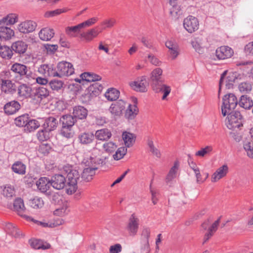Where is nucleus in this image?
<instances>
[{
    "mask_svg": "<svg viewBox=\"0 0 253 253\" xmlns=\"http://www.w3.org/2000/svg\"><path fill=\"white\" fill-rule=\"evenodd\" d=\"M10 69V71L16 75V80L26 78L30 81L31 79H34L32 72L28 69V67L24 64L15 63L11 66Z\"/></svg>",
    "mask_w": 253,
    "mask_h": 253,
    "instance_id": "f257e3e1",
    "label": "nucleus"
},
{
    "mask_svg": "<svg viewBox=\"0 0 253 253\" xmlns=\"http://www.w3.org/2000/svg\"><path fill=\"white\" fill-rule=\"evenodd\" d=\"M68 182L66 187V192L71 195L75 192L78 188L77 183L80 179V174L78 170L74 169L67 170Z\"/></svg>",
    "mask_w": 253,
    "mask_h": 253,
    "instance_id": "f03ea898",
    "label": "nucleus"
},
{
    "mask_svg": "<svg viewBox=\"0 0 253 253\" xmlns=\"http://www.w3.org/2000/svg\"><path fill=\"white\" fill-rule=\"evenodd\" d=\"M226 120V125L230 129H235L242 126V116L240 112H230Z\"/></svg>",
    "mask_w": 253,
    "mask_h": 253,
    "instance_id": "7ed1b4c3",
    "label": "nucleus"
},
{
    "mask_svg": "<svg viewBox=\"0 0 253 253\" xmlns=\"http://www.w3.org/2000/svg\"><path fill=\"white\" fill-rule=\"evenodd\" d=\"M237 103V98L234 94L230 93L225 95L223 98V104L221 107L222 115L225 116L232 110L234 109Z\"/></svg>",
    "mask_w": 253,
    "mask_h": 253,
    "instance_id": "20e7f679",
    "label": "nucleus"
},
{
    "mask_svg": "<svg viewBox=\"0 0 253 253\" xmlns=\"http://www.w3.org/2000/svg\"><path fill=\"white\" fill-rule=\"evenodd\" d=\"M74 73V68L73 65L66 61H62L58 63L57 70L56 69V75L57 77L62 78L65 76H69Z\"/></svg>",
    "mask_w": 253,
    "mask_h": 253,
    "instance_id": "39448f33",
    "label": "nucleus"
},
{
    "mask_svg": "<svg viewBox=\"0 0 253 253\" xmlns=\"http://www.w3.org/2000/svg\"><path fill=\"white\" fill-rule=\"evenodd\" d=\"M183 26L189 33H192L197 30L199 28V21L194 16L190 15L183 20Z\"/></svg>",
    "mask_w": 253,
    "mask_h": 253,
    "instance_id": "423d86ee",
    "label": "nucleus"
},
{
    "mask_svg": "<svg viewBox=\"0 0 253 253\" xmlns=\"http://www.w3.org/2000/svg\"><path fill=\"white\" fill-rule=\"evenodd\" d=\"M129 85L136 91L145 92L147 91V84L145 76L140 77L135 81L129 83Z\"/></svg>",
    "mask_w": 253,
    "mask_h": 253,
    "instance_id": "0eeeda50",
    "label": "nucleus"
},
{
    "mask_svg": "<svg viewBox=\"0 0 253 253\" xmlns=\"http://www.w3.org/2000/svg\"><path fill=\"white\" fill-rule=\"evenodd\" d=\"M139 219L134 214H132L129 218L126 229L130 236H134L137 234L139 228Z\"/></svg>",
    "mask_w": 253,
    "mask_h": 253,
    "instance_id": "6e6552de",
    "label": "nucleus"
},
{
    "mask_svg": "<svg viewBox=\"0 0 253 253\" xmlns=\"http://www.w3.org/2000/svg\"><path fill=\"white\" fill-rule=\"evenodd\" d=\"M36 27L37 24L35 22L26 20L19 24L17 26V29L21 33L28 34L34 31Z\"/></svg>",
    "mask_w": 253,
    "mask_h": 253,
    "instance_id": "1a4fd4ad",
    "label": "nucleus"
},
{
    "mask_svg": "<svg viewBox=\"0 0 253 253\" xmlns=\"http://www.w3.org/2000/svg\"><path fill=\"white\" fill-rule=\"evenodd\" d=\"M100 32L101 31H98V27H95L81 33L80 35V38L86 42H90L97 37Z\"/></svg>",
    "mask_w": 253,
    "mask_h": 253,
    "instance_id": "9d476101",
    "label": "nucleus"
},
{
    "mask_svg": "<svg viewBox=\"0 0 253 253\" xmlns=\"http://www.w3.org/2000/svg\"><path fill=\"white\" fill-rule=\"evenodd\" d=\"M233 53V49L228 46H221L217 48L215 51L216 56L219 60L230 58Z\"/></svg>",
    "mask_w": 253,
    "mask_h": 253,
    "instance_id": "9b49d317",
    "label": "nucleus"
},
{
    "mask_svg": "<svg viewBox=\"0 0 253 253\" xmlns=\"http://www.w3.org/2000/svg\"><path fill=\"white\" fill-rule=\"evenodd\" d=\"M37 72L44 77H56V69L51 65H41L38 67Z\"/></svg>",
    "mask_w": 253,
    "mask_h": 253,
    "instance_id": "f8f14e48",
    "label": "nucleus"
},
{
    "mask_svg": "<svg viewBox=\"0 0 253 253\" xmlns=\"http://www.w3.org/2000/svg\"><path fill=\"white\" fill-rule=\"evenodd\" d=\"M229 171V168L227 165H223L219 167L212 174L211 181L216 182L220 179L225 177Z\"/></svg>",
    "mask_w": 253,
    "mask_h": 253,
    "instance_id": "ddd939ff",
    "label": "nucleus"
},
{
    "mask_svg": "<svg viewBox=\"0 0 253 253\" xmlns=\"http://www.w3.org/2000/svg\"><path fill=\"white\" fill-rule=\"evenodd\" d=\"M50 185L57 190L62 189L66 185V178L62 174H55L50 180Z\"/></svg>",
    "mask_w": 253,
    "mask_h": 253,
    "instance_id": "4468645a",
    "label": "nucleus"
},
{
    "mask_svg": "<svg viewBox=\"0 0 253 253\" xmlns=\"http://www.w3.org/2000/svg\"><path fill=\"white\" fill-rule=\"evenodd\" d=\"M13 209L16 211L19 215L25 218L27 220L31 219V217L26 215L24 213L26 211L23 200L20 198H16L13 203Z\"/></svg>",
    "mask_w": 253,
    "mask_h": 253,
    "instance_id": "2eb2a0df",
    "label": "nucleus"
},
{
    "mask_svg": "<svg viewBox=\"0 0 253 253\" xmlns=\"http://www.w3.org/2000/svg\"><path fill=\"white\" fill-rule=\"evenodd\" d=\"M126 106V103L124 101L119 100L111 104L109 108V111L113 115L120 116L125 110Z\"/></svg>",
    "mask_w": 253,
    "mask_h": 253,
    "instance_id": "dca6fc26",
    "label": "nucleus"
},
{
    "mask_svg": "<svg viewBox=\"0 0 253 253\" xmlns=\"http://www.w3.org/2000/svg\"><path fill=\"white\" fill-rule=\"evenodd\" d=\"M152 87L153 90L156 93H163V95L162 97V100L166 99L171 91L170 87L163 84V82L157 84L152 86Z\"/></svg>",
    "mask_w": 253,
    "mask_h": 253,
    "instance_id": "f3484780",
    "label": "nucleus"
},
{
    "mask_svg": "<svg viewBox=\"0 0 253 253\" xmlns=\"http://www.w3.org/2000/svg\"><path fill=\"white\" fill-rule=\"evenodd\" d=\"M21 108L20 103L17 101H11L7 103L4 106V111L5 114L10 115L16 113Z\"/></svg>",
    "mask_w": 253,
    "mask_h": 253,
    "instance_id": "a211bd4d",
    "label": "nucleus"
},
{
    "mask_svg": "<svg viewBox=\"0 0 253 253\" xmlns=\"http://www.w3.org/2000/svg\"><path fill=\"white\" fill-rule=\"evenodd\" d=\"M12 79H7L4 81L3 84H1V89L2 92L7 94H13L17 90L16 84L12 83L11 80Z\"/></svg>",
    "mask_w": 253,
    "mask_h": 253,
    "instance_id": "6ab92c4d",
    "label": "nucleus"
},
{
    "mask_svg": "<svg viewBox=\"0 0 253 253\" xmlns=\"http://www.w3.org/2000/svg\"><path fill=\"white\" fill-rule=\"evenodd\" d=\"M97 168L95 165L90 166L88 163V167L85 168L82 174V178L85 181H89L92 179L93 176L95 174V170Z\"/></svg>",
    "mask_w": 253,
    "mask_h": 253,
    "instance_id": "aec40b11",
    "label": "nucleus"
},
{
    "mask_svg": "<svg viewBox=\"0 0 253 253\" xmlns=\"http://www.w3.org/2000/svg\"><path fill=\"white\" fill-rule=\"evenodd\" d=\"M55 33L53 29L48 27L42 28L39 33L40 39L43 41H50L54 36Z\"/></svg>",
    "mask_w": 253,
    "mask_h": 253,
    "instance_id": "412c9836",
    "label": "nucleus"
},
{
    "mask_svg": "<svg viewBox=\"0 0 253 253\" xmlns=\"http://www.w3.org/2000/svg\"><path fill=\"white\" fill-rule=\"evenodd\" d=\"M162 70L159 68H156L152 72L150 77L152 86L163 82L162 79Z\"/></svg>",
    "mask_w": 253,
    "mask_h": 253,
    "instance_id": "4be33fe9",
    "label": "nucleus"
},
{
    "mask_svg": "<svg viewBox=\"0 0 253 253\" xmlns=\"http://www.w3.org/2000/svg\"><path fill=\"white\" fill-rule=\"evenodd\" d=\"M87 115V110L83 106H76L73 108V116L77 119H85Z\"/></svg>",
    "mask_w": 253,
    "mask_h": 253,
    "instance_id": "5701e85b",
    "label": "nucleus"
},
{
    "mask_svg": "<svg viewBox=\"0 0 253 253\" xmlns=\"http://www.w3.org/2000/svg\"><path fill=\"white\" fill-rule=\"evenodd\" d=\"M29 243L32 248L36 250H46L50 248L49 244L43 242L41 240L32 239L29 240Z\"/></svg>",
    "mask_w": 253,
    "mask_h": 253,
    "instance_id": "b1692460",
    "label": "nucleus"
},
{
    "mask_svg": "<svg viewBox=\"0 0 253 253\" xmlns=\"http://www.w3.org/2000/svg\"><path fill=\"white\" fill-rule=\"evenodd\" d=\"M27 44L22 41H18L13 42L11 45L12 51L21 54L24 53L27 49Z\"/></svg>",
    "mask_w": 253,
    "mask_h": 253,
    "instance_id": "393cba45",
    "label": "nucleus"
},
{
    "mask_svg": "<svg viewBox=\"0 0 253 253\" xmlns=\"http://www.w3.org/2000/svg\"><path fill=\"white\" fill-rule=\"evenodd\" d=\"M58 121L54 117H49L44 120L42 125L43 128L49 131H51L57 127Z\"/></svg>",
    "mask_w": 253,
    "mask_h": 253,
    "instance_id": "a878e982",
    "label": "nucleus"
},
{
    "mask_svg": "<svg viewBox=\"0 0 253 253\" xmlns=\"http://www.w3.org/2000/svg\"><path fill=\"white\" fill-rule=\"evenodd\" d=\"M18 21V15L16 13H9L0 19V25H14Z\"/></svg>",
    "mask_w": 253,
    "mask_h": 253,
    "instance_id": "bb28decb",
    "label": "nucleus"
},
{
    "mask_svg": "<svg viewBox=\"0 0 253 253\" xmlns=\"http://www.w3.org/2000/svg\"><path fill=\"white\" fill-rule=\"evenodd\" d=\"M226 72L227 71H224L221 76L219 84V91L220 90L221 87L224 84L225 85L226 87L227 88H230V87H232L233 84L232 83L235 81V77H231L230 76H228L227 78H225Z\"/></svg>",
    "mask_w": 253,
    "mask_h": 253,
    "instance_id": "cd10ccee",
    "label": "nucleus"
},
{
    "mask_svg": "<svg viewBox=\"0 0 253 253\" xmlns=\"http://www.w3.org/2000/svg\"><path fill=\"white\" fill-rule=\"evenodd\" d=\"M50 180L46 177H41L36 182L38 189L42 193L47 192L50 187Z\"/></svg>",
    "mask_w": 253,
    "mask_h": 253,
    "instance_id": "c85d7f7f",
    "label": "nucleus"
},
{
    "mask_svg": "<svg viewBox=\"0 0 253 253\" xmlns=\"http://www.w3.org/2000/svg\"><path fill=\"white\" fill-rule=\"evenodd\" d=\"M94 135L91 132H83L79 135V142L82 144H89L94 140Z\"/></svg>",
    "mask_w": 253,
    "mask_h": 253,
    "instance_id": "c756f323",
    "label": "nucleus"
},
{
    "mask_svg": "<svg viewBox=\"0 0 253 253\" xmlns=\"http://www.w3.org/2000/svg\"><path fill=\"white\" fill-rule=\"evenodd\" d=\"M166 46L169 49L171 58L175 59L178 55V46L177 43L173 41L169 40L166 42Z\"/></svg>",
    "mask_w": 253,
    "mask_h": 253,
    "instance_id": "7c9ffc66",
    "label": "nucleus"
},
{
    "mask_svg": "<svg viewBox=\"0 0 253 253\" xmlns=\"http://www.w3.org/2000/svg\"><path fill=\"white\" fill-rule=\"evenodd\" d=\"M179 167V163L178 161L174 162L173 166L170 168L166 178L167 183L171 182L176 177L177 171Z\"/></svg>",
    "mask_w": 253,
    "mask_h": 253,
    "instance_id": "2f4dec72",
    "label": "nucleus"
},
{
    "mask_svg": "<svg viewBox=\"0 0 253 253\" xmlns=\"http://www.w3.org/2000/svg\"><path fill=\"white\" fill-rule=\"evenodd\" d=\"M19 96L28 98L31 96L32 88L26 84L20 85L17 88Z\"/></svg>",
    "mask_w": 253,
    "mask_h": 253,
    "instance_id": "473e14b6",
    "label": "nucleus"
},
{
    "mask_svg": "<svg viewBox=\"0 0 253 253\" xmlns=\"http://www.w3.org/2000/svg\"><path fill=\"white\" fill-rule=\"evenodd\" d=\"M112 136L111 131L107 128H103L96 131L94 136L96 139L106 141L108 140Z\"/></svg>",
    "mask_w": 253,
    "mask_h": 253,
    "instance_id": "72a5a7b5",
    "label": "nucleus"
},
{
    "mask_svg": "<svg viewBox=\"0 0 253 253\" xmlns=\"http://www.w3.org/2000/svg\"><path fill=\"white\" fill-rule=\"evenodd\" d=\"M122 137L125 145L127 147H130L134 143L136 135L132 133L125 131L123 133Z\"/></svg>",
    "mask_w": 253,
    "mask_h": 253,
    "instance_id": "f704fd0d",
    "label": "nucleus"
},
{
    "mask_svg": "<svg viewBox=\"0 0 253 253\" xmlns=\"http://www.w3.org/2000/svg\"><path fill=\"white\" fill-rule=\"evenodd\" d=\"M13 53L11 47L7 45H0V57L5 60L11 59Z\"/></svg>",
    "mask_w": 253,
    "mask_h": 253,
    "instance_id": "c9c22d12",
    "label": "nucleus"
},
{
    "mask_svg": "<svg viewBox=\"0 0 253 253\" xmlns=\"http://www.w3.org/2000/svg\"><path fill=\"white\" fill-rule=\"evenodd\" d=\"M14 36V31L10 28L0 27V37L1 39L8 40Z\"/></svg>",
    "mask_w": 253,
    "mask_h": 253,
    "instance_id": "e433bc0d",
    "label": "nucleus"
},
{
    "mask_svg": "<svg viewBox=\"0 0 253 253\" xmlns=\"http://www.w3.org/2000/svg\"><path fill=\"white\" fill-rule=\"evenodd\" d=\"M26 166L21 161H16L12 165L11 169L15 173L24 175L26 173Z\"/></svg>",
    "mask_w": 253,
    "mask_h": 253,
    "instance_id": "4c0bfd02",
    "label": "nucleus"
},
{
    "mask_svg": "<svg viewBox=\"0 0 253 253\" xmlns=\"http://www.w3.org/2000/svg\"><path fill=\"white\" fill-rule=\"evenodd\" d=\"M34 94L35 98L41 101L49 95V90L43 86L38 87L35 89Z\"/></svg>",
    "mask_w": 253,
    "mask_h": 253,
    "instance_id": "58836bf2",
    "label": "nucleus"
},
{
    "mask_svg": "<svg viewBox=\"0 0 253 253\" xmlns=\"http://www.w3.org/2000/svg\"><path fill=\"white\" fill-rule=\"evenodd\" d=\"M76 120L73 116L71 115H66L62 116L60 119V122L62 126L72 127L74 125Z\"/></svg>",
    "mask_w": 253,
    "mask_h": 253,
    "instance_id": "ea45409f",
    "label": "nucleus"
},
{
    "mask_svg": "<svg viewBox=\"0 0 253 253\" xmlns=\"http://www.w3.org/2000/svg\"><path fill=\"white\" fill-rule=\"evenodd\" d=\"M239 104L245 109H249L253 107V101L250 97L247 95H244L241 96Z\"/></svg>",
    "mask_w": 253,
    "mask_h": 253,
    "instance_id": "a19ab883",
    "label": "nucleus"
},
{
    "mask_svg": "<svg viewBox=\"0 0 253 253\" xmlns=\"http://www.w3.org/2000/svg\"><path fill=\"white\" fill-rule=\"evenodd\" d=\"M220 223V218L217 219L213 222L208 229V232L205 234L204 240V242H207L213 234V233L217 230V227Z\"/></svg>",
    "mask_w": 253,
    "mask_h": 253,
    "instance_id": "79ce46f5",
    "label": "nucleus"
},
{
    "mask_svg": "<svg viewBox=\"0 0 253 253\" xmlns=\"http://www.w3.org/2000/svg\"><path fill=\"white\" fill-rule=\"evenodd\" d=\"M81 77L84 81L88 82H93L100 81L101 78L100 76L93 73L84 72L81 74Z\"/></svg>",
    "mask_w": 253,
    "mask_h": 253,
    "instance_id": "37998d69",
    "label": "nucleus"
},
{
    "mask_svg": "<svg viewBox=\"0 0 253 253\" xmlns=\"http://www.w3.org/2000/svg\"><path fill=\"white\" fill-rule=\"evenodd\" d=\"M83 29L81 23L74 26H69L66 28L65 33L70 37H75L78 33H79L80 30Z\"/></svg>",
    "mask_w": 253,
    "mask_h": 253,
    "instance_id": "c03bdc74",
    "label": "nucleus"
},
{
    "mask_svg": "<svg viewBox=\"0 0 253 253\" xmlns=\"http://www.w3.org/2000/svg\"><path fill=\"white\" fill-rule=\"evenodd\" d=\"M119 91L114 88L108 89L105 93L106 99L110 101L117 100L119 98Z\"/></svg>",
    "mask_w": 253,
    "mask_h": 253,
    "instance_id": "a18cd8bd",
    "label": "nucleus"
},
{
    "mask_svg": "<svg viewBox=\"0 0 253 253\" xmlns=\"http://www.w3.org/2000/svg\"><path fill=\"white\" fill-rule=\"evenodd\" d=\"M138 112V109L135 104H128L126 110L125 116L128 119H133Z\"/></svg>",
    "mask_w": 253,
    "mask_h": 253,
    "instance_id": "49530a36",
    "label": "nucleus"
},
{
    "mask_svg": "<svg viewBox=\"0 0 253 253\" xmlns=\"http://www.w3.org/2000/svg\"><path fill=\"white\" fill-rule=\"evenodd\" d=\"M243 148L247 155L251 159H253V140H247L244 142Z\"/></svg>",
    "mask_w": 253,
    "mask_h": 253,
    "instance_id": "de8ad7c7",
    "label": "nucleus"
},
{
    "mask_svg": "<svg viewBox=\"0 0 253 253\" xmlns=\"http://www.w3.org/2000/svg\"><path fill=\"white\" fill-rule=\"evenodd\" d=\"M5 230L7 234L15 238L20 236V231L11 223H8L5 226Z\"/></svg>",
    "mask_w": 253,
    "mask_h": 253,
    "instance_id": "09e8293b",
    "label": "nucleus"
},
{
    "mask_svg": "<svg viewBox=\"0 0 253 253\" xmlns=\"http://www.w3.org/2000/svg\"><path fill=\"white\" fill-rule=\"evenodd\" d=\"M40 125V123L37 120H30L29 118L24 129L28 132H31L37 129Z\"/></svg>",
    "mask_w": 253,
    "mask_h": 253,
    "instance_id": "8fccbe9b",
    "label": "nucleus"
},
{
    "mask_svg": "<svg viewBox=\"0 0 253 253\" xmlns=\"http://www.w3.org/2000/svg\"><path fill=\"white\" fill-rule=\"evenodd\" d=\"M116 23V20L114 18H109L104 20L100 23L101 30L110 29L114 27Z\"/></svg>",
    "mask_w": 253,
    "mask_h": 253,
    "instance_id": "3c124183",
    "label": "nucleus"
},
{
    "mask_svg": "<svg viewBox=\"0 0 253 253\" xmlns=\"http://www.w3.org/2000/svg\"><path fill=\"white\" fill-rule=\"evenodd\" d=\"M28 119V114L22 115L15 119V124L18 126L24 127L25 128Z\"/></svg>",
    "mask_w": 253,
    "mask_h": 253,
    "instance_id": "603ef678",
    "label": "nucleus"
},
{
    "mask_svg": "<svg viewBox=\"0 0 253 253\" xmlns=\"http://www.w3.org/2000/svg\"><path fill=\"white\" fill-rule=\"evenodd\" d=\"M44 202L42 199L39 197H35L30 201V205L34 209H40L43 207Z\"/></svg>",
    "mask_w": 253,
    "mask_h": 253,
    "instance_id": "864d4df0",
    "label": "nucleus"
},
{
    "mask_svg": "<svg viewBox=\"0 0 253 253\" xmlns=\"http://www.w3.org/2000/svg\"><path fill=\"white\" fill-rule=\"evenodd\" d=\"M15 191L14 187L10 185H6L3 190L2 194L7 198H11L15 195Z\"/></svg>",
    "mask_w": 253,
    "mask_h": 253,
    "instance_id": "5fc2aeb1",
    "label": "nucleus"
},
{
    "mask_svg": "<svg viewBox=\"0 0 253 253\" xmlns=\"http://www.w3.org/2000/svg\"><path fill=\"white\" fill-rule=\"evenodd\" d=\"M50 131L43 129L39 130L37 133V137L40 141H45L48 139L50 137Z\"/></svg>",
    "mask_w": 253,
    "mask_h": 253,
    "instance_id": "6e6d98bb",
    "label": "nucleus"
},
{
    "mask_svg": "<svg viewBox=\"0 0 253 253\" xmlns=\"http://www.w3.org/2000/svg\"><path fill=\"white\" fill-rule=\"evenodd\" d=\"M64 84V83L60 80H52L49 83V85L50 88L53 90L58 91L61 89L63 85Z\"/></svg>",
    "mask_w": 253,
    "mask_h": 253,
    "instance_id": "4d7b16f0",
    "label": "nucleus"
},
{
    "mask_svg": "<svg viewBox=\"0 0 253 253\" xmlns=\"http://www.w3.org/2000/svg\"><path fill=\"white\" fill-rule=\"evenodd\" d=\"M127 149L124 147L119 148L115 154L113 155V158L115 160H119L122 159L126 154Z\"/></svg>",
    "mask_w": 253,
    "mask_h": 253,
    "instance_id": "13d9d810",
    "label": "nucleus"
},
{
    "mask_svg": "<svg viewBox=\"0 0 253 253\" xmlns=\"http://www.w3.org/2000/svg\"><path fill=\"white\" fill-rule=\"evenodd\" d=\"M61 134L67 138L73 137L74 132L72 130V127L62 126L61 130Z\"/></svg>",
    "mask_w": 253,
    "mask_h": 253,
    "instance_id": "bf43d9fd",
    "label": "nucleus"
},
{
    "mask_svg": "<svg viewBox=\"0 0 253 253\" xmlns=\"http://www.w3.org/2000/svg\"><path fill=\"white\" fill-rule=\"evenodd\" d=\"M252 85L249 82L241 83L238 86V88L241 92H249L252 90Z\"/></svg>",
    "mask_w": 253,
    "mask_h": 253,
    "instance_id": "052dcab7",
    "label": "nucleus"
},
{
    "mask_svg": "<svg viewBox=\"0 0 253 253\" xmlns=\"http://www.w3.org/2000/svg\"><path fill=\"white\" fill-rule=\"evenodd\" d=\"M103 147L106 152L112 153L116 149L117 146L115 143L110 141L105 143L103 145Z\"/></svg>",
    "mask_w": 253,
    "mask_h": 253,
    "instance_id": "680f3d73",
    "label": "nucleus"
},
{
    "mask_svg": "<svg viewBox=\"0 0 253 253\" xmlns=\"http://www.w3.org/2000/svg\"><path fill=\"white\" fill-rule=\"evenodd\" d=\"M148 145L149 147L150 152L157 158H160L161 154L160 151L155 147L153 142L151 140L148 141Z\"/></svg>",
    "mask_w": 253,
    "mask_h": 253,
    "instance_id": "e2e57ef3",
    "label": "nucleus"
},
{
    "mask_svg": "<svg viewBox=\"0 0 253 253\" xmlns=\"http://www.w3.org/2000/svg\"><path fill=\"white\" fill-rule=\"evenodd\" d=\"M66 11L67 10L65 9H57L52 11H48L45 13L44 16L46 18L52 17Z\"/></svg>",
    "mask_w": 253,
    "mask_h": 253,
    "instance_id": "0e129e2a",
    "label": "nucleus"
},
{
    "mask_svg": "<svg viewBox=\"0 0 253 253\" xmlns=\"http://www.w3.org/2000/svg\"><path fill=\"white\" fill-rule=\"evenodd\" d=\"M13 75L10 71H3L0 74V85L3 84L4 81L7 79H12Z\"/></svg>",
    "mask_w": 253,
    "mask_h": 253,
    "instance_id": "69168bd1",
    "label": "nucleus"
},
{
    "mask_svg": "<svg viewBox=\"0 0 253 253\" xmlns=\"http://www.w3.org/2000/svg\"><path fill=\"white\" fill-rule=\"evenodd\" d=\"M98 20V19L97 17H93L81 23V24L83 28H85L87 27H89L95 24Z\"/></svg>",
    "mask_w": 253,
    "mask_h": 253,
    "instance_id": "338daca9",
    "label": "nucleus"
},
{
    "mask_svg": "<svg viewBox=\"0 0 253 253\" xmlns=\"http://www.w3.org/2000/svg\"><path fill=\"white\" fill-rule=\"evenodd\" d=\"M68 212V207L67 205H64L62 207L60 208L57 209L54 211V214L62 216L67 214Z\"/></svg>",
    "mask_w": 253,
    "mask_h": 253,
    "instance_id": "774afa93",
    "label": "nucleus"
}]
</instances>
